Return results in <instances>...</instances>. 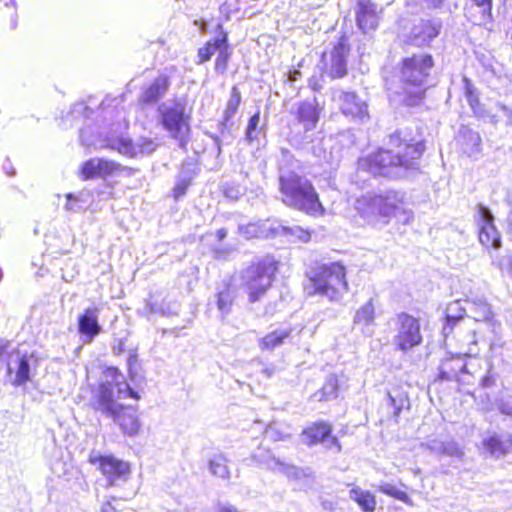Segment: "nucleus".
<instances>
[{
    "label": "nucleus",
    "mask_w": 512,
    "mask_h": 512,
    "mask_svg": "<svg viewBox=\"0 0 512 512\" xmlns=\"http://www.w3.org/2000/svg\"><path fill=\"white\" fill-rule=\"evenodd\" d=\"M108 418H112L121 431L130 437L138 435L142 427L137 411L132 407H125L122 404Z\"/></svg>",
    "instance_id": "aec40b11"
},
{
    "label": "nucleus",
    "mask_w": 512,
    "mask_h": 512,
    "mask_svg": "<svg viewBox=\"0 0 512 512\" xmlns=\"http://www.w3.org/2000/svg\"><path fill=\"white\" fill-rule=\"evenodd\" d=\"M210 137L213 139L216 147H217V151H218V154L221 153V147H222V140L220 139L219 136L215 135V134H210Z\"/></svg>",
    "instance_id": "bf43d9fd"
},
{
    "label": "nucleus",
    "mask_w": 512,
    "mask_h": 512,
    "mask_svg": "<svg viewBox=\"0 0 512 512\" xmlns=\"http://www.w3.org/2000/svg\"><path fill=\"white\" fill-rule=\"evenodd\" d=\"M227 236V231L224 228L218 229L216 231V237L219 241H223Z\"/></svg>",
    "instance_id": "e2e57ef3"
},
{
    "label": "nucleus",
    "mask_w": 512,
    "mask_h": 512,
    "mask_svg": "<svg viewBox=\"0 0 512 512\" xmlns=\"http://www.w3.org/2000/svg\"><path fill=\"white\" fill-rule=\"evenodd\" d=\"M175 197H180L185 194V187L181 185H177L174 189Z\"/></svg>",
    "instance_id": "0e129e2a"
},
{
    "label": "nucleus",
    "mask_w": 512,
    "mask_h": 512,
    "mask_svg": "<svg viewBox=\"0 0 512 512\" xmlns=\"http://www.w3.org/2000/svg\"><path fill=\"white\" fill-rule=\"evenodd\" d=\"M66 199L65 209L67 211L80 212L83 209L80 198L73 193L66 194Z\"/></svg>",
    "instance_id": "a18cd8bd"
},
{
    "label": "nucleus",
    "mask_w": 512,
    "mask_h": 512,
    "mask_svg": "<svg viewBox=\"0 0 512 512\" xmlns=\"http://www.w3.org/2000/svg\"><path fill=\"white\" fill-rule=\"evenodd\" d=\"M466 314L477 322H485L491 327L492 332L500 327V323L494 318L491 305L481 296H475L464 300V306L460 301L450 304L446 310V323L443 333L447 336L453 330V326Z\"/></svg>",
    "instance_id": "0eeeda50"
},
{
    "label": "nucleus",
    "mask_w": 512,
    "mask_h": 512,
    "mask_svg": "<svg viewBox=\"0 0 512 512\" xmlns=\"http://www.w3.org/2000/svg\"><path fill=\"white\" fill-rule=\"evenodd\" d=\"M353 325L364 335L372 336L375 326V305L373 298L358 308L353 318Z\"/></svg>",
    "instance_id": "5701e85b"
},
{
    "label": "nucleus",
    "mask_w": 512,
    "mask_h": 512,
    "mask_svg": "<svg viewBox=\"0 0 512 512\" xmlns=\"http://www.w3.org/2000/svg\"><path fill=\"white\" fill-rule=\"evenodd\" d=\"M88 461L98 467L106 477L109 486H116L127 481L130 474L129 464L112 455L102 456L92 451Z\"/></svg>",
    "instance_id": "9b49d317"
},
{
    "label": "nucleus",
    "mask_w": 512,
    "mask_h": 512,
    "mask_svg": "<svg viewBox=\"0 0 512 512\" xmlns=\"http://www.w3.org/2000/svg\"><path fill=\"white\" fill-rule=\"evenodd\" d=\"M498 408L502 414L512 418V401H501Z\"/></svg>",
    "instance_id": "603ef678"
},
{
    "label": "nucleus",
    "mask_w": 512,
    "mask_h": 512,
    "mask_svg": "<svg viewBox=\"0 0 512 512\" xmlns=\"http://www.w3.org/2000/svg\"><path fill=\"white\" fill-rule=\"evenodd\" d=\"M11 342L9 340L0 339V360L5 361V356L9 357L10 352L8 353V349L10 348Z\"/></svg>",
    "instance_id": "3c124183"
},
{
    "label": "nucleus",
    "mask_w": 512,
    "mask_h": 512,
    "mask_svg": "<svg viewBox=\"0 0 512 512\" xmlns=\"http://www.w3.org/2000/svg\"><path fill=\"white\" fill-rule=\"evenodd\" d=\"M33 356L21 354L19 350L14 349L7 358L6 368L7 376L14 387H20L30 381L31 360Z\"/></svg>",
    "instance_id": "ddd939ff"
},
{
    "label": "nucleus",
    "mask_w": 512,
    "mask_h": 512,
    "mask_svg": "<svg viewBox=\"0 0 512 512\" xmlns=\"http://www.w3.org/2000/svg\"><path fill=\"white\" fill-rule=\"evenodd\" d=\"M483 446L491 456L500 457L512 447V438L508 434H493L483 440Z\"/></svg>",
    "instance_id": "cd10ccee"
},
{
    "label": "nucleus",
    "mask_w": 512,
    "mask_h": 512,
    "mask_svg": "<svg viewBox=\"0 0 512 512\" xmlns=\"http://www.w3.org/2000/svg\"><path fill=\"white\" fill-rule=\"evenodd\" d=\"M459 351L456 353L463 357H476L480 353L477 335L475 331H469L464 335H459L458 339Z\"/></svg>",
    "instance_id": "c756f323"
},
{
    "label": "nucleus",
    "mask_w": 512,
    "mask_h": 512,
    "mask_svg": "<svg viewBox=\"0 0 512 512\" xmlns=\"http://www.w3.org/2000/svg\"><path fill=\"white\" fill-rule=\"evenodd\" d=\"M388 400H389L390 405L392 407H394V415L398 416L403 407L404 399L402 397H400V399H399L400 403L398 404L396 397L394 395H392L391 393H388Z\"/></svg>",
    "instance_id": "09e8293b"
},
{
    "label": "nucleus",
    "mask_w": 512,
    "mask_h": 512,
    "mask_svg": "<svg viewBox=\"0 0 512 512\" xmlns=\"http://www.w3.org/2000/svg\"><path fill=\"white\" fill-rule=\"evenodd\" d=\"M99 307L93 305L90 306L79 314L78 316V332L81 335L83 343H91L96 336L102 331L101 325L99 324Z\"/></svg>",
    "instance_id": "a211bd4d"
},
{
    "label": "nucleus",
    "mask_w": 512,
    "mask_h": 512,
    "mask_svg": "<svg viewBox=\"0 0 512 512\" xmlns=\"http://www.w3.org/2000/svg\"><path fill=\"white\" fill-rule=\"evenodd\" d=\"M321 110L322 108L319 106L316 98L305 100L299 104L296 117L298 122L304 127L305 132L316 128Z\"/></svg>",
    "instance_id": "4be33fe9"
},
{
    "label": "nucleus",
    "mask_w": 512,
    "mask_h": 512,
    "mask_svg": "<svg viewBox=\"0 0 512 512\" xmlns=\"http://www.w3.org/2000/svg\"><path fill=\"white\" fill-rule=\"evenodd\" d=\"M275 220H265L247 225H239L238 229L247 239L275 237Z\"/></svg>",
    "instance_id": "bb28decb"
},
{
    "label": "nucleus",
    "mask_w": 512,
    "mask_h": 512,
    "mask_svg": "<svg viewBox=\"0 0 512 512\" xmlns=\"http://www.w3.org/2000/svg\"><path fill=\"white\" fill-rule=\"evenodd\" d=\"M137 357L135 354L133 355H130L129 359H128V364L129 366H131L135 361H136Z\"/></svg>",
    "instance_id": "774afa93"
},
{
    "label": "nucleus",
    "mask_w": 512,
    "mask_h": 512,
    "mask_svg": "<svg viewBox=\"0 0 512 512\" xmlns=\"http://www.w3.org/2000/svg\"><path fill=\"white\" fill-rule=\"evenodd\" d=\"M105 146L124 156L134 158L150 155L157 149L158 144L151 138L142 137L133 142L128 136L120 135L107 138Z\"/></svg>",
    "instance_id": "f8f14e48"
},
{
    "label": "nucleus",
    "mask_w": 512,
    "mask_h": 512,
    "mask_svg": "<svg viewBox=\"0 0 512 512\" xmlns=\"http://www.w3.org/2000/svg\"><path fill=\"white\" fill-rule=\"evenodd\" d=\"M404 193L395 190H387L383 193L368 192L357 198L354 204L355 210L368 222L382 220L388 224L392 217L400 211L404 214V223L412 218L411 211L403 209Z\"/></svg>",
    "instance_id": "7ed1b4c3"
},
{
    "label": "nucleus",
    "mask_w": 512,
    "mask_h": 512,
    "mask_svg": "<svg viewBox=\"0 0 512 512\" xmlns=\"http://www.w3.org/2000/svg\"><path fill=\"white\" fill-rule=\"evenodd\" d=\"M475 7L469 10L468 19L475 25L486 26L492 22V0H472Z\"/></svg>",
    "instance_id": "c85d7f7f"
},
{
    "label": "nucleus",
    "mask_w": 512,
    "mask_h": 512,
    "mask_svg": "<svg viewBox=\"0 0 512 512\" xmlns=\"http://www.w3.org/2000/svg\"><path fill=\"white\" fill-rule=\"evenodd\" d=\"M395 330L393 343L403 353L411 351L423 341L419 320L405 312L397 314Z\"/></svg>",
    "instance_id": "9d476101"
},
{
    "label": "nucleus",
    "mask_w": 512,
    "mask_h": 512,
    "mask_svg": "<svg viewBox=\"0 0 512 512\" xmlns=\"http://www.w3.org/2000/svg\"><path fill=\"white\" fill-rule=\"evenodd\" d=\"M425 1L427 2V5L429 7L436 8V7H439L444 0H425Z\"/></svg>",
    "instance_id": "69168bd1"
},
{
    "label": "nucleus",
    "mask_w": 512,
    "mask_h": 512,
    "mask_svg": "<svg viewBox=\"0 0 512 512\" xmlns=\"http://www.w3.org/2000/svg\"><path fill=\"white\" fill-rule=\"evenodd\" d=\"M440 23L431 20H422L415 25L411 32V42L416 46H422L430 43L440 30Z\"/></svg>",
    "instance_id": "a878e982"
},
{
    "label": "nucleus",
    "mask_w": 512,
    "mask_h": 512,
    "mask_svg": "<svg viewBox=\"0 0 512 512\" xmlns=\"http://www.w3.org/2000/svg\"><path fill=\"white\" fill-rule=\"evenodd\" d=\"M146 309L148 310L149 313L151 314H156V313H160L162 315H166L167 312L162 308V307H158L156 304L154 303H148L146 305Z\"/></svg>",
    "instance_id": "5fc2aeb1"
},
{
    "label": "nucleus",
    "mask_w": 512,
    "mask_h": 512,
    "mask_svg": "<svg viewBox=\"0 0 512 512\" xmlns=\"http://www.w3.org/2000/svg\"><path fill=\"white\" fill-rule=\"evenodd\" d=\"M275 237L276 236H285L288 237L289 240H298L303 243H307L311 234L308 230L303 229L300 226H285L281 224L279 221L275 220Z\"/></svg>",
    "instance_id": "7c9ffc66"
},
{
    "label": "nucleus",
    "mask_w": 512,
    "mask_h": 512,
    "mask_svg": "<svg viewBox=\"0 0 512 512\" xmlns=\"http://www.w3.org/2000/svg\"><path fill=\"white\" fill-rule=\"evenodd\" d=\"M252 461L259 466L268 470L277 471L284 474L290 479H298L302 476L303 471L294 465H290L280 461L271 455L269 451L261 452L260 454H253Z\"/></svg>",
    "instance_id": "6ab92c4d"
},
{
    "label": "nucleus",
    "mask_w": 512,
    "mask_h": 512,
    "mask_svg": "<svg viewBox=\"0 0 512 512\" xmlns=\"http://www.w3.org/2000/svg\"><path fill=\"white\" fill-rule=\"evenodd\" d=\"M493 384H494V379H493V377L491 375H486L481 380V385L484 388L491 387Z\"/></svg>",
    "instance_id": "4d7b16f0"
},
{
    "label": "nucleus",
    "mask_w": 512,
    "mask_h": 512,
    "mask_svg": "<svg viewBox=\"0 0 512 512\" xmlns=\"http://www.w3.org/2000/svg\"><path fill=\"white\" fill-rule=\"evenodd\" d=\"M478 216L480 225L479 241L487 248L499 249L501 247V237L493 223L492 212L489 208L479 205Z\"/></svg>",
    "instance_id": "dca6fc26"
},
{
    "label": "nucleus",
    "mask_w": 512,
    "mask_h": 512,
    "mask_svg": "<svg viewBox=\"0 0 512 512\" xmlns=\"http://www.w3.org/2000/svg\"><path fill=\"white\" fill-rule=\"evenodd\" d=\"M97 158H91L81 165L80 177L82 180L98 178Z\"/></svg>",
    "instance_id": "79ce46f5"
},
{
    "label": "nucleus",
    "mask_w": 512,
    "mask_h": 512,
    "mask_svg": "<svg viewBox=\"0 0 512 512\" xmlns=\"http://www.w3.org/2000/svg\"><path fill=\"white\" fill-rule=\"evenodd\" d=\"M301 77V72L299 70H293L289 72V81L295 82Z\"/></svg>",
    "instance_id": "052dcab7"
},
{
    "label": "nucleus",
    "mask_w": 512,
    "mask_h": 512,
    "mask_svg": "<svg viewBox=\"0 0 512 512\" xmlns=\"http://www.w3.org/2000/svg\"><path fill=\"white\" fill-rule=\"evenodd\" d=\"M497 107L504 113V116L506 117V124L508 126H512V109L501 103H498Z\"/></svg>",
    "instance_id": "864d4df0"
},
{
    "label": "nucleus",
    "mask_w": 512,
    "mask_h": 512,
    "mask_svg": "<svg viewBox=\"0 0 512 512\" xmlns=\"http://www.w3.org/2000/svg\"><path fill=\"white\" fill-rule=\"evenodd\" d=\"M338 395V380L336 376L330 375L322 388L312 395V398L317 401H329L335 399Z\"/></svg>",
    "instance_id": "f704fd0d"
},
{
    "label": "nucleus",
    "mask_w": 512,
    "mask_h": 512,
    "mask_svg": "<svg viewBox=\"0 0 512 512\" xmlns=\"http://www.w3.org/2000/svg\"><path fill=\"white\" fill-rule=\"evenodd\" d=\"M266 435L275 441L284 439V437L280 436L272 426H269L266 429Z\"/></svg>",
    "instance_id": "6e6d98bb"
},
{
    "label": "nucleus",
    "mask_w": 512,
    "mask_h": 512,
    "mask_svg": "<svg viewBox=\"0 0 512 512\" xmlns=\"http://www.w3.org/2000/svg\"><path fill=\"white\" fill-rule=\"evenodd\" d=\"M332 98L339 103L343 114L360 121H364V119L368 118L367 104L354 92L335 90L332 93Z\"/></svg>",
    "instance_id": "f3484780"
},
{
    "label": "nucleus",
    "mask_w": 512,
    "mask_h": 512,
    "mask_svg": "<svg viewBox=\"0 0 512 512\" xmlns=\"http://www.w3.org/2000/svg\"><path fill=\"white\" fill-rule=\"evenodd\" d=\"M117 399H140L137 391H134L126 382L123 374L116 367H108L103 372L102 381L94 394L95 409L108 417L115 413L121 404Z\"/></svg>",
    "instance_id": "39448f33"
},
{
    "label": "nucleus",
    "mask_w": 512,
    "mask_h": 512,
    "mask_svg": "<svg viewBox=\"0 0 512 512\" xmlns=\"http://www.w3.org/2000/svg\"><path fill=\"white\" fill-rule=\"evenodd\" d=\"M260 123V113L257 112L253 116L250 117L248 121V125L245 132V142L249 145H252L254 142L259 144L260 136L263 134L261 128H259Z\"/></svg>",
    "instance_id": "58836bf2"
},
{
    "label": "nucleus",
    "mask_w": 512,
    "mask_h": 512,
    "mask_svg": "<svg viewBox=\"0 0 512 512\" xmlns=\"http://www.w3.org/2000/svg\"><path fill=\"white\" fill-rule=\"evenodd\" d=\"M356 22L359 29L364 33L374 31L379 24L377 5L370 0H358Z\"/></svg>",
    "instance_id": "412c9836"
},
{
    "label": "nucleus",
    "mask_w": 512,
    "mask_h": 512,
    "mask_svg": "<svg viewBox=\"0 0 512 512\" xmlns=\"http://www.w3.org/2000/svg\"><path fill=\"white\" fill-rule=\"evenodd\" d=\"M434 66L430 54L419 53L405 57L401 62L400 79L404 85L403 103L415 106L420 103L424 95V86Z\"/></svg>",
    "instance_id": "20e7f679"
},
{
    "label": "nucleus",
    "mask_w": 512,
    "mask_h": 512,
    "mask_svg": "<svg viewBox=\"0 0 512 512\" xmlns=\"http://www.w3.org/2000/svg\"><path fill=\"white\" fill-rule=\"evenodd\" d=\"M276 271V262L270 257H265L244 270L242 281L251 302L259 300L267 291Z\"/></svg>",
    "instance_id": "1a4fd4ad"
},
{
    "label": "nucleus",
    "mask_w": 512,
    "mask_h": 512,
    "mask_svg": "<svg viewBox=\"0 0 512 512\" xmlns=\"http://www.w3.org/2000/svg\"><path fill=\"white\" fill-rule=\"evenodd\" d=\"M466 372L465 357L458 353H450L442 359L439 366V378L441 380L457 379L459 374Z\"/></svg>",
    "instance_id": "393cba45"
},
{
    "label": "nucleus",
    "mask_w": 512,
    "mask_h": 512,
    "mask_svg": "<svg viewBox=\"0 0 512 512\" xmlns=\"http://www.w3.org/2000/svg\"><path fill=\"white\" fill-rule=\"evenodd\" d=\"M282 202L290 208L304 212L310 216H322L325 208L310 180L305 176L288 171L279 177Z\"/></svg>",
    "instance_id": "f03ea898"
},
{
    "label": "nucleus",
    "mask_w": 512,
    "mask_h": 512,
    "mask_svg": "<svg viewBox=\"0 0 512 512\" xmlns=\"http://www.w3.org/2000/svg\"><path fill=\"white\" fill-rule=\"evenodd\" d=\"M159 123L170 137L183 146L184 138L190 130L191 111L187 109L185 99L164 101L157 107Z\"/></svg>",
    "instance_id": "6e6552de"
},
{
    "label": "nucleus",
    "mask_w": 512,
    "mask_h": 512,
    "mask_svg": "<svg viewBox=\"0 0 512 512\" xmlns=\"http://www.w3.org/2000/svg\"><path fill=\"white\" fill-rule=\"evenodd\" d=\"M209 471L216 477L228 480L230 478L228 459L223 454L214 455L209 461Z\"/></svg>",
    "instance_id": "e433bc0d"
},
{
    "label": "nucleus",
    "mask_w": 512,
    "mask_h": 512,
    "mask_svg": "<svg viewBox=\"0 0 512 512\" xmlns=\"http://www.w3.org/2000/svg\"><path fill=\"white\" fill-rule=\"evenodd\" d=\"M307 286L310 295H320L330 301H338L348 291L346 269L339 262H330L317 266L309 276Z\"/></svg>",
    "instance_id": "423d86ee"
},
{
    "label": "nucleus",
    "mask_w": 512,
    "mask_h": 512,
    "mask_svg": "<svg viewBox=\"0 0 512 512\" xmlns=\"http://www.w3.org/2000/svg\"><path fill=\"white\" fill-rule=\"evenodd\" d=\"M218 512H238L233 506H221Z\"/></svg>",
    "instance_id": "338daca9"
},
{
    "label": "nucleus",
    "mask_w": 512,
    "mask_h": 512,
    "mask_svg": "<svg viewBox=\"0 0 512 512\" xmlns=\"http://www.w3.org/2000/svg\"><path fill=\"white\" fill-rule=\"evenodd\" d=\"M226 41L227 34L223 33L222 31L213 39L209 40L203 47L198 49V63H204L210 60L211 57L220 50Z\"/></svg>",
    "instance_id": "473e14b6"
},
{
    "label": "nucleus",
    "mask_w": 512,
    "mask_h": 512,
    "mask_svg": "<svg viewBox=\"0 0 512 512\" xmlns=\"http://www.w3.org/2000/svg\"><path fill=\"white\" fill-rule=\"evenodd\" d=\"M241 103V93L236 86H233L230 93V98L227 102L224 111V122H228L237 112Z\"/></svg>",
    "instance_id": "a19ab883"
},
{
    "label": "nucleus",
    "mask_w": 512,
    "mask_h": 512,
    "mask_svg": "<svg viewBox=\"0 0 512 512\" xmlns=\"http://www.w3.org/2000/svg\"><path fill=\"white\" fill-rule=\"evenodd\" d=\"M291 330L287 328H279L260 339L259 347L262 350H273L274 348L282 345L290 336Z\"/></svg>",
    "instance_id": "72a5a7b5"
},
{
    "label": "nucleus",
    "mask_w": 512,
    "mask_h": 512,
    "mask_svg": "<svg viewBox=\"0 0 512 512\" xmlns=\"http://www.w3.org/2000/svg\"><path fill=\"white\" fill-rule=\"evenodd\" d=\"M495 336L491 339L489 348L493 355H500L505 346V340L497 334V330L493 332Z\"/></svg>",
    "instance_id": "49530a36"
},
{
    "label": "nucleus",
    "mask_w": 512,
    "mask_h": 512,
    "mask_svg": "<svg viewBox=\"0 0 512 512\" xmlns=\"http://www.w3.org/2000/svg\"><path fill=\"white\" fill-rule=\"evenodd\" d=\"M332 426L329 422L320 420L312 423L305 428L301 434L302 441L308 446L325 442L327 448H337V452L341 450L340 443L336 437L331 436Z\"/></svg>",
    "instance_id": "2eb2a0df"
},
{
    "label": "nucleus",
    "mask_w": 512,
    "mask_h": 512,
    "mask_svg": "<svg viewBox=\"0 0 512 512\" xmlns=\"http://www.w3.org/2000/svg\"><path fill=\"white\" fill-rule=\"evenodd\" d=\"M468 137H469V140L473 144L472 152H479L480 144H481V137H480L479 133L473 132V131H469L468 132Z\"/></svg>",
    "instance_id": "8fccbe9b"
},
{
    "label": "nucleus",
    "mask_w": 512,
    "mask_h": 512,
    "mask_svg": "<svg viewBox=\"0 0 512 512\" xmlns=\"http://www.w3.org/2000/svg\"><path fill=\"white\" fill-rule=\"evenodd\" d=\"M350 499L355 501L363 512H374L376 509V497L369 491L360 487H353L349 492Z\"/></svg>",
    "instance_id": "2f4dec72"
},
{
    "label": "nucleus",
    "mask_w": 512,
    "mask_h": 512,
    "mask_svg": "<svg viewBox=\"0 0 512 512\" xmlns=\"http://www.w3.org/2000/svg\"><path fill=\"white\" fill-rule=\"evenodd\" d=\"M98 178H106L117 174L122 171H130V168L124 167L121 164L104 158H97Z\"/></svg>",
    "instance_id": "4c0bfd02"
},
{
    "label": "nucleus",
    "mask_w": 512,
    "mask_h": 512,
    "mask_svg": "<svg viewBox=\"0 0 512 512\" xmlns=\"http://www.w3.org/2000/svg\"><path fill=\"white\" fill-rule=\"evenodd\" d=\"M223 193L226 198L231 200H237L242 195V191L239 186L236 185H225Z\"/></svg>",
    "instance_id": "de8ad7c7"
},
{
    "label": "nucleus",
    "mask_w": 512,
    "mask_h": 512,
    "mask_svg": "<svg viewBox=\"0 0 512 512\" xmlns=\"http://www.w3.org/2000/svg\"><path fill=\"white\" fill-rule=\"evenodd\" d=\"M232 295L228 289L218 293L217 307L222 314H228L232 306Z\"/></svg>",
    "instance_id": "c03bdc74"
},
{
    "label": "nucleus",
    "mask_w": 512,
    "mask_h": 512,
    "mask_svg": "<svg viewBox=\"0 0 512 512\" xmlns=\"http://www.w3.org/2000/svg\"><path fill=\"white\" fill-rule=\"evenodd\" d=\"M230 58V52L227 41L220 50L217 52V57L215 61V70L218 73H224L227 69L228 60Z\"/></svg>",
    "instance_id": "37998d69"
},
{
    "label": "nucleus",
    "mask_w": 512,
    "mask_h": 512,
    "mask_svg": "<svg viewBox=\"0 0 512 512\" xmlns=\"http://www.w3.org/2000/svg\"><path fill=\"white\" fill-rule=\"evenodd\" d=\"M378 490L385 495H388V496L393 497L399 501H402L407 505L413 506V502H412L411 498L407 495V493L402 491L397 486H395L391 483L383 482V483L379 484Z\"/></svg>",
    "instance_id": "ea45409f"
},
{
    "label": "nucleus",
    "mask_w": 512,
    "mask_h": 512,
    "mask_svg": "<svg viewBox=\"0 0 512 512\" xmlns=\"http://www.w3.org/2000/svg\"><path fill=\"white\" fill-rule=\"evenodd\" d=\"M171 85L170 77L164 73L143 89L139 101L143 104H154L165 96Z\"/></svg>",
    "instance_id": "b1692460"
},
{
    "label": "nucleus",
    "mask_w": 512,
    "mask_h": 512,
    "mask_svg": "<svg viewBox=\"0 0 512 512\" xmlns=\"http://www.w3.org/2000/svg\"><path fill=\"white\" fill-rule=\"evenodd\" d=\"M390 145L396 150L379 149L358 160V174L368 173L374 176L402 178L408 170L419 168V159L425 145L422 140L410 142L401 137V132L390 136Z\"/></svg>",
    "instance_id": "f257e3e1"
},
{
    "label": "nucleus",
    "mask_w": 512,
    "mask_h": 512,
    "mask_svg": "<svg viewBox=\"0 0 512 512\" xmlns=\"http://www.w3.org/2000/svg\"><path fill=\"white\" fill-rule=\"evenodd\" d=\"M349 45L346 37H341L329 54L323 55L328 73L332 78H342L347 74Z\"/></svg>",
    "instance_id": "4468645a"
},
{
    "label": "nucleus",
    "mask_w": 512,
    "mask_h": 512,
    "mask_svg": "<svg viewBox=\"0 0 512 512\" xmlns=\"http://www.w3.org/2000/svg\"><path fill=\"white\" fill-rule=\"evenodd\" d=\"M431 451L451 457L461 458L463 456L462 449L454 441L441 442L433 440L428 444Z\"/></svg>",
    "instance_id": "c9c22d12"
},
{
    "label": "nucleus",
    "mask_w": 512,
    "mask_h": 512,
    "mask_svg": "<svg viewBox=\"0 0 512 512\" xmlns=\"http://www.w3.org/2000/svg\"><path fill=\"white\" fill-rule=\"evenodd\" d=\"M467 100H468L469 105L473 109L475 108V105H477L479 103L478 97L474 94L468 95Z\"/></svg>",
    "instance_id": "680f3d73"
},
{
    "label": "nucleus",
    "mask_w": 512,
    "mask_h": 512,
    "mask_svg": "<svg viewBox=\"0 0 512 512\" xmlns=\"http://www.w3.org/2000/svg\"><path fill=\"white\" fill-rule=\"evenodd\" d=\"M464 81H465V95L467 98L468 95L474 94V88L467 78H464Z\"/></svg>",
    "instance_id": "13d9d810"
}]
</instances>
